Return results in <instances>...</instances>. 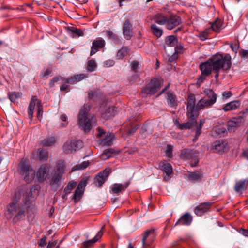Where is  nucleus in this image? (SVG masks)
Masks as SVG:
<instances>
[{
    "label": "nucleus",
    "mask_w": 248,
    "mask_h": 248,
    "mask_svg": "<svg viewBox=\"0 0 248 248\" xmlns=\"http://www.w3.org/2000/svg\"><path fill=\"white\" fill-rule=\"evenodd\" d=\"M209 62L212 63L213 71L216 73L215 78L219 77V72L221 69L226 71L229 70L231 66V57L229 54L223 56L216 54L209 59Z\"/></svg>",
    "instance_id": "f257e3e1"
},
{
    "label": "nucleus",
    "mask_w": 248,
    "mask_h": 248,
    "mask_svg": "<svg viewBox=\"0 0 248 248\" xmlns=\"http://www.w3.org/2000/svg\"><path fill=\"white\" fill-rule=\"evenodd\" d=\"M89 106H84L78 115V125L85 132H89L92 125H96V120L93 115L89 114Z\"/></svg>",
    "instance_id": "f03ea898"
},
{
    "label": "nucleus",
    "mask_w": 248,
    "mask_h": 248,
    "mask_svg": "<svg viewBox=\"0 0 248 248\" xmlns=\"http://www.w3.org/2000/svg\"><path fill=\"white\" fill-rule=\"evenodd\" d=\"M24 196V207L22 208L19 207V209L13 217V221L14 222H16L20 219L24 217L26 212L31 215L30 212H33V211L35 210L34 206L31 204L32 197V189L27 191Z\"/></svg>",
    "instance_id": "7ed1b4c3"
},
{
    "label": "nucleus",
    "mask_w": 248,
    "mask_h": 248,
    "mask_svg": "<svg viewBox=\"0 0 248 248\" xmlns=\"http://www.w3.org/2000/svg\"><path fill=\"white\" fill-rule=\"evenodd\" d=\"M19 172L27 182H31L34 177V173L29 160L22 159L18 166Z\"/></svg>",
    "instance_id": "20e7f679"
},
{
    "label": "nucleus",
    "mask_w": 248,
    "mask_h": 248,
    "mask_svg": "<svg viewBox=\"0 0 248 248\" xmlns=\"http://www.w3.org/2000/svg\"><path fill=\"white\" fill-rule=\"evenodd\" d=\"M163 81L161 79L154 78L142 89L143 94L153 95L157 92L162 85Z\"/></svg>",
    "instance_id": "39448f33"
},
{
    "label": "nucleus",
    "mask_w": 248,
    "mask_h": 248,
    "mask_svg": "<svg viewBox=\"0 0 248 248\" xmlns=\"http://www.w3.org/2000/svg\"><path fill=\"white\" fill-rule=\"evenodd\" d=\"M51 167L48 164L42 165L37 170L35 176L39 183L46 180L49 176Z\"/></svg>",
    "instance_id": "423d86ee"
},
{
    "label": "nucleus",
    "mask_w": 248,
    "mask_h": 248,
    "mask_svg": "<svg viewBox=\"0 0 248 248\" xmlns=\"http://www.w3.org/2000/svg\"><path fill=\"white\" fill-rule=\"evenodd\" d=\"M187 109V114L188 118H192L198 115L195 96L193 94H190L188 96Z\"/></svg>",
    "instance_id": "0eeeda50"
},
{
    "label": "nucleus",
    "mask_w": 248,
    "mask_h": 248,
    "mask_svg": "<svg viewBox=\"0 0 248 248\" xmlns=\"http://www.w3.org/2000/svg\"><path fill=\"white\" fill-rule=\"evenodd\" d=\"M83 146V142L81 140L67 141L63 146V150L65 153L70 154L81 148Z\"/></svg>",
    "instance_id": "6e6552de"
},
{
    "label": "nucleus",
    "mask_w": 248,
    "mask_h": 248,
    "mask_svg": "<svg viewBox=\"0 0 248 248\" xmlns=\"http://www.w3.org/2000/svg\"><path fill=\"white\" fill-rule=\"evenodd\" d=\"M155 234L154 229L148 230L142 234L141 239L142 248H148L153 243L155 238Z\"/></svg>",
    "instance_id": "1a4fd4ad"
},
{
    "label": "nucleus",
    "mask_w": 248,
    "mask_h": 248,
    "mask_svg": "<svg viewBox=\"0 0 248 248\" xmlns=\"http://www.w3.org/2000/svg\"><path fill=\"white\" fill-rule=\"evenodd\" d=\"M20 207V204L17 199H14L6 206L5 216L8 219L14 217Z\"/></svg>",
    "instance_id": "9d476101"
},
{
    "label": "nucleus",
    "mask_w": 248,
    "mask_h": 248,
    "mask_svg": "<svg viewBox=\"0 0 248 248\" xmlns=\"http://www.w3.org/2000/svg\"><path fill=\"white\" fill-rule=\"evenodd\" d=\"M111 171L110 169L107 168L97 175L94 182L95 186L98 187H101L107 180Z\"/></svg>",
    "instance_id": "9b49d317"
},
{
    "label": "nucleus",
    "mask_w": 248,
    "mask_h": 248,
    "mask_svg": "<svg viewBox=\"0 0 248 248\" xmlns=\"http://www.w3.org/2000/svg\"><path fill=\"white\" fill-rule=\"evenodd\" d=\"M158 168L166 174L164 177V180L168 181L170 178V175L173 173V169L171 164L166 160H163L158 163Z\"/></svg>",
    "instance_id": "f8f14e48"
},
{
    "label": "nucleus",
    "mask_w": 248,
    "mask_h": 248,
    "mask_svg": "<svg viewBox=\"0 0 248 248\" xmlns=\"http://www.w3.org/2000/svg\"><path fill=\"white\" fill-rule=\"evenodd\" d=\"M211 149L215 152H224L228 150V142L224 140H217L214 142Z\"/></svg>",
    "instance_id": "ddd939ff"
},
{
    "label": "nucleus",
    "mask_w": 248,
    "mask_h": 248,
    "mask_svg": "<svg viewBox=\"0 0 248 248\" xmlns=\"http://www.w3.org/2000/svg\"><path fill=\"white\" fill-rule=\"evenodd\" d=\"M181 23V19L180 17L175 15H172L167 18L166 26L167 29L171 30Z\"/></svg>",
    "instance_id": "4468645a"
},
{
    "label": "nucleus",
    "mask_w": 248,
    "mask_h": 248,
    "mask_svg": "<svg viewBox=\"0 0 248 248\" xmlns=\"http://www.w3.org/2000/svg\"><path fill=\"white\" fill-rule=\"evenodd\" d=\"M243 122V117L238 116L233 118L229 121L227 123V129L230 132L233 131L238 127L240 126Z\"/></svg>",
    "instance_id": "2eb2a0df"
},
{
    "label": "nucleus",
    "mask_w": 248,
    "mask_h": 248,
    "mask_svg": "<svg viewBox=\"0 0 248 248\" xmlns=\"http://www.w3.org/2000/svg\"><path fill=\"white\" fill-rule=\"evenodd\" d=\"M41 105V103L40 100H38L36 96L32 97L28 107V114L30 117L31 120L33 117V110L35 106H36L37 108H38V107Z\"/></svg>",
    "instance_id": "dca6fc26"
},
{
    "label": "nucleus",
    "mask_w": 248,
    "mask_h": 248,
    "mask_svg": "<svg viewBox=\"0 0 248 248\" xmlns=\"http://www.w3.org/2000/svg\"><path fill=\"white\" fill-rule=\"evenodd\" d=\"M105 45V42L102 39H98L94 40L92 43L90 55L95 54L99 49L103 48Z\"/></svg>",
    "instance_id": "f3484780"
},
{
    "label": "nucleus",
    "mask_w": 248,
    "mask_h": 248,
    "mask_svg": "<svg viewBox=\"0 0 248 248\" xmlns=\"http://www.w3.org/2000/svg\"><path fill=\"white\" fill-rule=\"evenodd\" d=\"M200 68L203 75L208 76L211 74L213 70L212 63L209 62V59L206 62L201 64Z\"/></svg>",
    "instance_id": "a211bd4d"
},
{
    "label": "nucleus",
    "mask_w": 248,
    "mask_h": 248,
    "mask_svg": "<svg viewBox=\"0 0 248 248\" xmlns=\"http://www.w3.org/2000/svg\"><path fill=\"white\" fill-rule=\"evenodd\" d=\"M132 25L128 20H126L124 24L123 33L125 39L129 40L132 36Z\"/></svg>",
    "instance_id": "6ab92c4d"
},
{
    "label": "nucleus",
    "mask_w": 248,
    "mask_h": 248,
    "mask_svg": "<svg viewBox=\"0 0 248 248\" xmlns=\"http://www.w3.org/2000/svg\"><path fill=\"white\" fill-rule=\"evenodd\" d=\"M192 219V217L190 214L185 213L178 220L175 225H189L191 223Z\"/></svg>",
    "instance_id": "aec40b11"
},
{
    "label": "nucleus",
    "mask_w": 248,
    "mask_h": 248,
    "mask_svg": "<svg viewBox=\"0 0 248 248\" xmlns=\"http://www.w3.org/2000/svg\"><path fill=\"white\" fill-rule=\"evenodd\" d=\"M210 206V203L204 202L197 206L195 209V213L199 216H202L204 213L207 212Z\"/></svg>",
    "instance_id": "412c9836"
},
{
    "label": "nucleus",
    "mask_w": 248,
    "mask_h": 248,
    "mask_svg": "<svg viewBox=\"0 0 248 248\" xmlns=\"http://www.w3.org/2000/svg\"><path fill=\"white\" fill-rule=\"evenodd\" d=\"M248 186V180H240L236 183L234 189L237 193L241 194L243 191L247 189Z\"/></svg>",
    "instance_id": "4be33fe9"
},
{
    "label": "nucleus",
    "mask_w": 248,
    "mask_h": 248,
    "mask_svg": "<svg viewBox=\"0 0 248 248\" xmlns=\"http://www.w3.org/2000/svg\"><path fill=\"white\" fill-rule=\"evenodd\" d=\"M204 94L205 95L204 97L207 99V100L212 105L215 103L217 100V94L214 92L210 89H205L203 91Z\"/></svg>",
    "instance_id": "5701e85b"
},
{
    "label": "nucleus",
    "mask_w": 248,
    "mask_h": 248,
    "mask_svg": "<svg viewBox=\"0 0 248 248\" xmlns=\"http://www.w3.org/2000/svg\"><path fill=\"white\" fill-rule=\"evenodd\" d=\"M105 228V225H104L101 230L97 232V234L95 236V237L93 238L92 239L89 240L88 241L85 242L83 244V246L85 248H88L90 247L93 243L97 242L98 240H99L101 237H102L103 233L102 232V230Z\"/></svg>",
    "instance_id": "b1692460"
},
{
    "label": "nucleus",
    "mask_w": 248,
    "mask_h": 248,
    "mask_svg": "<svg viewBox=\"0 0 248 248\" xmlns=\"http://www.w3.org/2000/svg\"><path fill=\"white\" fill-rule=\"evenodd\" d=\"M213 105L210 103L206 97H202L199 100L196 104L197 112L199 110H202L206 108H208Z\"/></svg>",
    "instance_id": "393cba45"
},
{
    "label": "nucleus",
    "mask_w": 248,
    "mask_h": 248,
    "mask_svg": "<svg viewBox=\"0 0 248 248\" xmlns=\"http://www.w3.org/2000/svg\"><path fill=\"white\" fill-rule=\"evenodd\" d=\"M62 176L55 174L51 179L50 180L49 183L51 187L55 190H57L58 187L60 186L61 182V178Z\"/></svg>",
    "instance_id": "a878e982"
},
{
    "label": "nucleus",
    "mask_w": 248,
    "mask_h": 248,
    "mask_svg": "<svg viewBox=\"0 0 248 248\" xmlns=\"http://www.w3.org/2000/svg\"><path fill=\"white\" fill-rule=\"evenodd\" d=\"M240 105V102L239 101H233L226 104L222 108V109L225 111H229L236 109Z\"/></svg>",
    "instance_id": "bb28decb"
},
{
    "label": "nucleus",
    "mask_w": 248,
    "mask_h": 248,
    "mask_svg": "<svg viewBox=\"0 0 248 248\" xmlns=\"http://www.w3.org/2000/svg\"><path fill=\"white\" fill-rule=\"evenodd\" d=\"M130 182H127L124 184H114L112 187V191L114 193L117 194L124 190L129 186Z\"/></svg>",
    "instance_id": "cd10ccee"
},
{
    "label": "nucleus",
    "mask_w": 248,
    "mask_h": 248,
    "mask_svg": "<svg viewBox=\"0 0 248 248\" xmlns=\"http://www.w3.org/2000/svg\"><path fill=\"white\" fill-rule=\"evenodd\" d=\"M167 17L163 15L162 14L158 13L155 14L154 16L153 19L155 23L159 25H166V23H167Z\"/></svg>",
    "instance_id": "c85d7f7f"
},
{
    "label": "nucleus",
    "mask_w": 248,
    "mask_h": 248,
    "mask_svg": "<svg viewBox=\"0 0 248 248\" xmlns=\"http://www.w3.org/2000/svg\"><path fill=\"white\" fill-rule=\"evenodd\" d=\"M66 166L64 160H59L56 165V171L57 174L62 176L65 172Z\"/></svg>",
    "instance_id": "c756f323"
},
{
    "label": "nucleus",
    "mask_w": 248,
    "mask_h": 248,
    "mask_svg": "<svg viewBox=\"0 0 248 248\" xmlns=\"http://www.w3.org/2000/svg\"><path fill=\"white\" fill-rule=\"evenodd\" d=\"M87 77V75L85 74H81L75 75L68 79L66 80L67 83L74 84L77 82H79L81 80L84 79Z\"/></svg>",
    "instance_id": "7c9ffc66"
},
{
    "label": "nucleus",
    "mask_w": 248,
    "mask_h": 248,
    "mask_svg": "<svg viewBox=\"0 0 248 248\" xmlns=\"http://www.w3.org/2000/svg\"><path fill=\"white\" fill-rule=\"evenodd\" d=\"M195 117L189 118L190 121L186 123L181 124L179 128L181 130L189 129L191 127L194 126L196 124V121L195 120Z\"/></svg>",
    "instance_id": "2f4dec72"
},
{
    "label": "nucleus",
    "mask_w": 248,
    "mask_h": 248,
    "mask_svg": "<svg viewBox=\"0 0 248 248\" xmlns=\"http://www.w3.org/2000/svg\"><path fill=\"white\" fill-rule=\"evenodd\" d=\"M115 114L114 107H108L102 113V117L105 119H108Z\"/></svg>",
    "instance_id": "473e14b6"
},
{
    "label": "nucleus",
    "mask_w": 248,
    "mask_h": 248,
    "mask_svg": "<svg viewBox=\"0 0 248 248\" xmlns=\"http://www.w3.org/2000/svg\"><path fill=\"white\" fill-rule=\"evenodd\" d=\"M178 43L177 38L174 35L167 36L165 39V43L169 46H175Z\"/></svg>",
    "instance_id": "72a5a7b5"
},
{
    "label": "nucleus",
    "mask_w": 248,
    "mask_h": 248,
    "mask_svg": "<svg viewBox=\"0 0 248 248\" xmlns=\"http://www.w3.org/2000/svg\"><path fill=\"white\" fill-rule=\"evenodd\" d=\"M113 139V134L108 133L105 136V138L102 140L101 142L105 145L110 146L112 144Z\"/></svg>",
    "instance_id": "f704fd0d"
},
{
    "label": "nucleus",
    "mask_w": 248,
    "mask_h": 248,
    "mask_svg": "<svg viewBox=\"0 0 248 248\" xmlns=\"http://www.w3.org/2000/svg\"><path fill=\"white\" fill-rule=\"evenodd\" d=\"M222 24L221 21L220 20L217 19L212 23L209 29H212V30L214 31L219 32L222 28Z\"/></svg>",
    "instance_id": "c9c22d12"
},
{
    "label": "nucleus",
    "mask_w": 248,
    "mask_h": 248,
    "mask_svg": "<svg viewBox=\"0 0 248 248\" xmlns=\"http://www.w3.org/2000/svg\"><path fill=\"white\" fill-rule=\"evenodd\" d=\"M34 154L37 155L38 158L40 160H46L48 158V152L44 149H39L36 151Z\"/></svg>",
    "instance_id": "e433bc0d"
},
{
    "label": "nucleus",
    "mask_w": 248,
    "mask_h": 248,
    "mask_svg": "<svg viewBox=\"0 0 248 248\" xmlns=\"http://www.w3.org/2000/svg\"><path fill=\"white\" fill-rule=\"evenodd\" d=\"M203 175L201 173H197L196 172H190L188 174V178L192 181H197L202 180Z\"/></svg>",
    "instance_id": "4c0bfd02"
},
{
    "label": "nucleus",
    "mask_w": 248,
    "mask_h": 248,
    "mask_svg": "<svg viewBox=\"0 0 248 248\" xmlns=\"http://www.w3.org/2000/svg\"><path fill=\"white\" fill-rule=\"evenodd\" d=\"M90 163L89 161H83L81 164L74 166L71 169V171L84 170L90 165Z\"/></svg>",
    "instance_id": "58836bf2"
},
{
    "label": "nucleus",
    "mask_w": 248,
    "mask_h": 248,
    "mask_svg": "<svg viewBox=\"0 0 248 248\" xmlns=\"http://www.w3.org/2000/svg\"><path fill=\"white\" fill-rule=\"evenodd\" d=\"M151 31L153 34L157 37H160L162 36L163 33L162 30L157 27L155 24H152L151 27Z\"/></svg>",
    "instance_id": "ea45409f"
},
{
    "label": "nucleus",
    "mask_w": 248,
    "mask_h": 248,
    "mask_svg": "<svg viewBox=\"0 0 248 248\" xmlns=\"http://www.w3.org/2000/svg\"><path fill=\"white\" fill-rule=\"evenodd\" d=\"M56 141V140L54 137H50L44 139L41 142V144L43 146H49L54 145Z\"/></svg>",
    "instance_id": "a19ab883"
},
{
    "label": "nucleus",
    "mask_w": 248,
    "mask_h": 248,
    "mask_svg": "<svg viewBox=\"0 0 248 248\" xmlns=\"http://www.w3.org/2000/svg\"><path fill=\"white\" fill-rule=\"evenodd\" d=\"M129 53V49L126 46H123L120 49L117 54V57L119 59H123Z\"/></svg>",
    "instance_id": "79ce46f5"
},
{
    "label": "nucleus",
    "mask_w": 248,
    "mask_h": 248,
    "mask_svg": "<svg viewBox=\"0 0 248 248\" xmlns=\"http://www.w3.org/2000/svg\"><path fill=\"white\" fill-rule=\"evenodd\" d=\"M175 96L171 93H167V100L169 104L171 107H174L176 105V102L175 101Z\"/></svg>",
    "instance_id": "37998d69"
},
{
    "label": "nucleus",
    "mask_w": 248,
    "mask_h": 248,
    "mask_svg": "<svg viewBox=\"0 0 248 248\" xmlns=\"http://www.w3.org/2000/svg\"><path fill=\"white\" fill-rule=\"evenodd\" d=\"M96 67V63L94 60H90L88 61L87 69L88 71H94Z\"/></svg>",
    "instance_id": "c03bdc74"
},
{
    "label": "nucleus",
    "mask_w": 248,
    "mask_h": 248,
    "mask_svg": "<svg viewBox=\"0 0 248 248\" xmlns=\"http://www.w3.org/2000/svg\"><path fill=\"white\" fill-rule=\"evenodd\" d=\"M8 96L11 101L15 103L17 98L21 96V93L19 92H13L9 93Z\"/></svg>",
    "instance_id": "a18cd8bd"
},
{
    "label": "nucleus",
    "mask_w": 248,
    "mask_h": 248,
    "mask_svg": "<svg viewBox=\"0 0 248 248\" xmlns=\"http://www.w3.org/2000/svg\"><path fill=\"white\" fill-rule=\"evenodd\" d=\"M76 182L73 181L70 182L64 190L65 195L70 193L71 191L76 187Z\"/></svg>",
    "instance_id": "49530a36"
},
{
    "label": "nucleus",
    "mask_w": 248,
    "mask_h": 248,
    "mask_svg": "<svg viewBox=\"0 0 248 248\" xmlns=\"http://www.w3.org/2000/svg\"><path fill=\"white\" fill-rule=\"evenodd\" d=\"M83 190L77 188L74 195V199L76 202H78V201L81 198L82 195L83 193Z\"/></svg>",
    "instance_id": "de8ad7c7"
},
{
    "label": "nucleus",
    "mask_w": 248,
    "mask_h": 248,
    "mask_svg": "<svg viewBox=\"0 0 248 248\" xmlns=\"http://www.w3.org/2000/svg\"><path fill=\"white\" fill-rule=\"evenodd\" d=\"M60 119L63 123H61L60 124L61 127H64L66 126L68 124L67 121V117L65 114H62L60 116Z\"/></svg>",
    "instance_id": "09e8293b"
},
{
    "label": "nucleus",
    "mask_w": 248,
    "mask_h": 248,
    "mask_svg": "<svg viewBox=\"0 0 248 248\" xmlns=\"http://www.w3.org/2000/svg\"><path fill=\"white\" fill-rule=\"evenodd\" d=\"M173 149V147L171 145H168L167 146L166 150V154L167 157H171L172 156V151Z\"/></svg>",
    "instance_id": "8fccbe9b"
},
{
    "label": "nucleus",
    "mask_w": 248,
    "mask_h": 248,
    "mask_svg": "<svg viewBox=\"0 0 248 248\" xmlns=\"http://www.w3.org/2000/svg\"><path fill=\"white\" fill-rule=\"evenodd\" d=\"M112 153L109 151H105L100 156L101 159L106 160L111 157Z\"/></svg>",
    "instance_id": "3c124183"
},
{
    "label": "nucleus",
    "mask_w": 248,
    "mask_h": 248,
    "mask_svg": "<svg viewBox=\"0 0 248 248\" xmlns=\"http://www.w3.org/2000/svg\"><path fill=\"white\" fill-rule=\"evenodd\" d=\"M232 93L230 91L223 92L222 93V99L223 100H225L227 99L228 98H230V97H231L232 96Z\"/></svg>",
    "instance_id": "603ef678"
},
{
    "label": "nucleus",
    "mask_w": 248,
    "mask_h": 248,
    "mask_svg": "<svg viewBox=\"0 0 248 248\" xmlns=\"http://www.w3.org/2000/svg\"><path fill=\"white\" fill-rule=\"evenodd\" d=\"M191 151H189L187 149H184L182 151V154L184 156V157L186 158H191L192 156L190 154Z\"/></svg>",
    "instance_id": "864d4df0"
},
{
    "label": "nucleus",
    "mask_w": 248,
    "mask_h": 248,
    "mask_svg": "<svg viewBox=\"0 0 248 248\" xmlns=\"http://www.w3.org/2000/svg\"><path fill=\"white\" fill-rule=\"evenodd\" d=\"M183 46L181 44H177L175 46V52L176 54L183 52Z\"/></svg>",
    "instance_id": "5fc2aeb1"
},
{
    "label": "nucleus",
    "mask_w": 248,
    "mask_h": 248,
    "mask_svg": "<svg viewBox=\"0 0 248 248\" xmlns=\"http://www.w3.org/2000/svg\"><path fill=\"white\" fill-rule=\"evenodd\" d=\"M87 185V180H84L81 181L80 183L78 184L77 188H79L83 191L84 190V188Z\"/></svg>",
    "instance_id": "6e6d98bb"
},
{
    "label": "nucleus",
    "mask_w": 248,
    "mask_h": 248,
    "mask_svg": "<svg viewBox=\"0 0 248 248\" xmlns=\"http://www.w3.org/2000/svg\"><path fill=\"white\" fill-rule=\"evenodd\" d=\"M87 185V180H84L81 181L80 183L78 184L77 188H79L83 191L84 190V188Z\"/></svg>",
    "instance_id": "4d7b16f0"
},
{
    "label": "nucleus",
    "mask_w": 248,
    "mask_h": 248,
    "mask_svg": "<svg viewBox=\"0 0 248 248\" xmlns=\"http://www.w3.org/2000/svg\"><path fill=\"white\" fill-rule=\"evenodd\" d=\"M42 114H43V107L41 105V106L38 107V108H37V117L39 120H41V119L42 118Z\"/></svg>",
    "instance_id": "13d9d810"
},
{
    "label": "nucleus",
    "mask_w": 248,
    "mask_h": 248,
    "mask_svg": "<svg viewBox=\"0 0 248 248\" xmlns=\"http://www.w3.org/2000/svg\"><path fill=\"white\" fill-rule=\"evenodd\" d=\"M139 65V62L138 61H134L132 62L131 65V69L134 71H136L138 66Z\"/></svg>",
    "instance_id": "bf43d9fd"
},
{
    "label": "nucleus",
    "mask_w": 248,
    "mask_h": 248,
    "mask_svg": "<svg viewBox=\"0 0 248 248\" xmlns=\"http://www.w3.org/2000/svg\"><path fill=\"white\" fill-rule=\"evenodd\" d=\"M51 72L52 70L50 69H47L41 73V76L42 78H47Z\"/></svg>",
    "instance_id": "052dcab7"
},
{
    "label": "nucleus",
    "mask_w": 248,
    "mask_h": 248,
    "mask_svg": "<svg viewBox=\"0 0 248 248\" xmlns=\"http://www.w3.org/2000/svg\"><path fill=\"white\" fill-rule=\"evenodd\" d=\"M47 238L46 236H43L39 241L38 245L40 247H44L46 245Z\"/></svg>",
    "instance_id": "680f3d73"
},
{
    "label": "nucleus",
    "mask_w": 248,
    "mask_h": 248,
    "mask_svg": "<svg viewBox=\"0 0 248 248\" xmlns=\"http://www.w3.org/2000/svg\"><path fill=\"white\" fill-rule=\"evenodd\" d=\"M115 63V62L113 60H108L107 61H106L104 62V64L106 67H109L112 66Z\"/></svg>",
    "instance_id": "e2e57ef3"
},
{
    "label": "nucleus",
    "mask_w": 248,
    "mask_h": 248,
    "mask_svg": "<svg viewBox=\"0 0 248 248\" xmlns=\"http://www.w3.org/2000/svg\"><path fill=\"white\" fill-rule=\"evenodd\" d=\"M202 128V127L201 126H198L197 128L196 131V135L195 137V138L194 139V140H197L198 139V136L201 134L202 131L201 129Z\"/></svg>",
    "instance_id": "0e129e2a"
},
{
    "label": "nucleus",
    "mask_w": 248,
    "mask_h": 248,
    "mask_svg": "<svg viewBox=\"0 0 248 248\" xmlns=\"http://www.w3.org/2000/svg\"><path fill=\"white\" fill-rule=\"evenodd\" d=\"M208 33L205 31L200 34V38L202 40H205L207 38Z\"/></svg>",
    "instance_id": "69168bd1"
},
{
    "label": "nucleus",
    "mask_w": 248,
    "mask_h": 248,
    "mask_svg": "<svg viewBox=\"0 0 248 248\" xmlns=\"http://www.w3.org/2000/svg\"><path fill=\"white\" fill-rule=\"evenodd\" d=\"M57 244V241L55 240L53 242L49 241L46 247V248H54Z\"/></svg>",
    "instance_id": "338daca9"
},
{
    "label": "nucleus",
    "mask_w": 248,
    "mask_h": 248,
    "mask_svg": "<svg viewBox=\"0 0 248 248\" xmlns=\"http://www.w3.org/2000/svg\"><path fill=\"white\" fill-rule=\"evenodd\" d=\"M215 131L219 135H221V134H224L225 131H226V129L225 128H223V127H221V128H216Z\"/></svg>",
    "instance_id": "774afa93"
}]
</instances>
